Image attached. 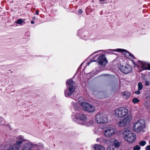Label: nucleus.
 <instances>
[{
  "label": "nucleus",
  "instance_id": "22",
  "mask_svg": "<svg viewBox=\"0 0 150 150\" xmlns=\"http://www.w3.org/2000/svg\"><path fill=\"white\" fill-rule=\"evenodd\" d=\"M139 145L141 146H144L146 144V142L144 140H142L139 142Z\"/></svg>",
  "mask_w": 150,
  "mask_h": 150
},
{
  "label": "nucleus",
  "instance_id": "13",
  "mask_svg": "<svg viewBox=\"0 0 150 150\" xmlns=\"http://www.w3.org/2000/svg\"><path fill=\"white\" fill-rule=\"evenodd\" d=\"M130 135L128 136L125 139L128 142L132 143L134 142L136 138V136L134 133L132 134H130Z\"/></svg>",
  "mask_w": 150,
  "mask_h": 150
},
{
  "label": "nucleus",
  "instance_id": "24",
  "mask_svg": "<svg viewBox=\"0 0 150 150\" xmlns=\"http://www.w3.org/2000/svg\"><path fill=\"white\" fill-rule=\"evenodd\" d=\"M141 147L139 145H137L133 147V150H140Z\"/></svg>",
  "mask_w": 150,
  "mask_h": 150
},
{
  "label": "nucleus",
  "instance_id": "2",
  "mask_svg": "<svg viewBox=\"0 0 150 150\" xmlns=\"http://www.w3.org/2000/svg\"><path fill=\"white\" fill-rule=\"evenodd\" d=\"M93 62H97L100 65H105L107 64L108 61L105 54H97L95 56L93 60H91L87 64V66Z\"/></svg>",
  "mask_w": 150,
  "mask_h": 150
},
{
  "label": "nucleus",
  "instance_id": "33",
  "mask_svg": "<svg viewBox=\"0 0 150 150\" xmlns=\"http://www.w3.org/2000/svg\"><path fill=\"white\" fill-rule=\"evenodd\" d=\"M4 120V119L2 117H0V122H1Z\"/></svg>",
  "mask_w": 150,
  "mask_h": 150
},
{
  "label": "nucleus",
  "instance_id": "3",
  "mask_svg": "<svg viewBox=\"0 0 150 150\" xmlns=\"http://www.w3.org/2000/svg\"><path fill=\"white\" fill-rule=\"evenodd\" d=\"M72 118L74 121L81 125L85 123L87 118L86 115L82 113H77L72 115Z\"/></svg>",
  "mask_w": 150,
  "mask_h": 150
},
{
  "label": "nucleus",
  "instance_id": "31",
  "mask_svg": "<svg viewBox=\"0 0 150 150\" xmlns=\"http://www.w3.org/2000/svg\"><path fill=\"white\" fill-rule=\"evenodd\" d=\"M82 13V11L81 9H79L78 12V13L79 14H81Z\"/></svg>",
  "mask_w": 150,
  "mask_h": 150
},
{
  "label": "nucleus",
  "instance_id": "1",
  "mask_svg": "<svg viewBox=\"0 0 150 150\" xmlns=\"http://www.w3.org/2000/svg\"><path fill=\"white\" fill-rule=\"evenodd\" d=\"M67 89L65 91V95L67 97L71 96L75 89V84L74 81L71 79L68 80L66 82Z\"/></svg>",
  "mask_w": 150,
  "mask_h": 150
},
{
  "label": "nucleus",
  "instance_id": "14",
  "mask_svg": "<svg viewBox=\"0 0 150 150\" xmlns=\"http://www.w3.org/2000/svg\"><path fill=\"white\" fill-rule=\"evenodd\" d=\"M93 150H105V148L102 146L98 144H95L92 146Z\"/></svg>",
  "mask_w": 150,
  "mask_h": 150
},
{
  "label": "nucleus",
  "instance_id": "36",
  "mask_svg": "<svg viewBox=\"0 0 150 150\" xmlns=\"http://www.w3.org/2000/svg\"><path fill=\"white\" fill-rule=\"evenodd\" d=\"M35 23V22L33 21H31V23L32 24H33Z\"/></svg>",
  "mask_w": 150,
  "mask_h": 150
},
{
  "label": "nucleus",
  "instance_id": "6",
  "mask_svg": "<svg viewBox=\"0 0 150 150\" xmlns=\"http://www.w3.org/2000/svg\"><path fill=\"white\" fill-rule=\"evenodd\" d=\"M96 121L99 124L104 123L108 121V117L107 115L103 113H99L95 116Z\"/></svg>",
  "mask_w": 150,
  "mask_h": 150
},
{
  "label": "nucleus",
  "instance_id": "21",
  "mask_svg": "<svg viewBox=\"0 0 150 150\" xmlns=\"http://www.w3.org/2000/svg\"><path fill=\"white\" fill-rule=\"evenodd\" d=\"M103 129L100 127L96 128L95 130V132L96 134H100V133L102 132Z\"/></svg>",
  "mask_w": 150,
  "mask_h": 150
},
{
  "label": "nucleus",
  "instance_id": "28",
  "mask_svg": "<svg viewBox=\"0 0 150 150\" xmlns=\"http://www.w3.org/2000/svg\"><path fill=\"white\" fill-rule=\"evenodd\" d=\"M146 150H150V145H148L146 146Z\"/></svg>",
  "mask_w": 150,
  "mask_h": 150
},
{
  "label": "nucleus",
  "instance_id": "8",
  "mask_svg": "<svg viewBox=\"0 0 150 150\" xmlns=\"http://www.w3.org/2000/svg\"><path fill=\"white\" fill-rule=\"evenodd\" d=\"M132 118V116L129 115L124 118L120 120L118 123V125L121 127H124L128 125Z\"/></svg>",
  "mask_w": 150,
  "mask_h": 150
},
{
  "label": "nucleus",
  "instance_id": "27",
  "mask_svg": "<svg viewBox=\"0 0 150 150\" xmlns=\"http://www.w3.org/2000/svg\"><path fill=\"white\" fill-rule=\"evenodd\" d=\"M112 50H108L107 51V52L109 54H112V52H113L112 51Z\"/></svg>",
  "mask_w": 150,
  "mask_h": 150
},
{
  "label": "nucleus",
  "instance_id": "29",
  "mask_svg": "<svg viewBox=\"0 0 150 150\" xmlns=\"http://www.w3.org/2000/svg\"><path fill=\"white\" fill-rule=\"evenodd\" d=\"M139 91L138 90L137 91H136L135 92V93L136 94H137L138 95H139V94H140V91Z\"/></svg>",
  "mask_w": 150,
  "mask_h": 150
},
{
  "label": "nucleus",
  "instance_id": "37",
  "mask_svg": "<svg viewBox=\"0 0 150 150\" xmlns=\"http://www.w3.org/2000/svg\"><path fill=\"white\" fill-rule=\"evenodd\" d=\"M104 0H99V1H104Z\"/></svg>",
  "mask_w": 150,
  "mask_h": 150
},
{
  "label": "nucleus",
  "instance_id": "18",
  "mask_svg": "<svg viewBox=\"0 0 150 150\" xmlns=\"http://www.w3.org/2000/svg\"><path fill=\"white\" fill-rule=\"evenodd\" d=\"M93 123V121L92 120L88 121V119L85 120V123L82 124L81 125H84L87 127H89L91 126Z\"/></svg>",
  "mask_w": 150,
  "mask_h": 150
},
{
  "label": "nucleus",
  "instance_id": "32",
  "mask_svg": "<svg viewBox=\"0 0 150 150\" xmlns=\"http://www.w3.org/2000/svg\"><path fill=\"white\" fill-rule=\"evenodd\" d=\"M39 11L38 10H37L36 11V13H35V14H37V15H39Z\"/></svg>",
  "mask_w": 150,
  "mask_h": 150
},
{
  "label": "nucleus",
  "instance_id": "5",
  "mask_svg": "<svg viewBox=\"0 0 150 150\" xmlns=\"http://www.w3.org/2000/svg\"><path fill=\"white\" fill-rule=\"evenodd\" d=\"M114 112V115L116 117L122 118L127 115L128 110L125 108L121 107L115 109Z\"/></svg>",
  "mask_w": 150,
  "mask_h": 150
},
{
  "label": "nucleus",
  "instance_id": "23",
  "mask_svg": "<svg viewBox=\"0 0 150 150\" xmlns=\"http://www.w3.org/2000/svg\"><path fill=\"white\" fill-rule=\"evenodd\" d=\"M138 90L139 91H140V90H141L143 88V85H142V83L141 82H139L138 83Z\"/></svg>",
  "mask_w": 150,
  "mask_h": 150
},
{
  "label": "nucleus",
  "instance_id": "11",
  "mask_svg": "<svg viewBox=\"0 0 150 150\" xmlns=\"http://www.w3.org/2000/svg\"><path fill=\"white\" fill-rule=\"evenodd\" d=\"M116 132V129L113 128H108L104 131L103 134L105 137L110 138Z\"/></svg>",
  "mask_w": 150,
  "mask_h": 150
},
{
  "label": "nucleus",
  "instance_id": "9",
  "mask_svg": "<svg viewBox=\"0 0 150 150\" xmlns=\"http://www.w3.org/2000/svg\"><path fill=\"white\" fill-rule=\"evenodd\" d=\"M112 51L121 52L125 57L131 60H132L135 59V57L133 55L128 52L126 50L122 49H117L112 50Z\"/></svg>",
  "mask_w": 150,
  "mask_h": 150
},
{
  "label": "nucleus",
  "instance_id": "20",
  "mask_svg": "<svg viewBox=\"0 0 150 150\" xmlns=\"http://www.w3.org/2000/svg\"><path fill=\"white\" fill-rule=\"evenodd\" d=\"M144 80L145 85L146 86H149L150 85V76L145 78Z\"/></svg>",
  "mask_w": 150,
  "mask_h": 150
},
{
  "label": "nucleus",
  "instance_id": "17",
  "mask_svg": "<svg viewBox=\"0 0 150 150\" xmlns=\"http://www.w3.org/2000/svg\"><path fill=\"white\" fill-rule=\"evenodd\" d=\"M144 96L146 99L150 98V89L147 90L145 91Z\"/></svg>",
  "mask_w": 150,
  "mask_h": 150
},
{
  "label": "nucleus",
  "instance_id": "38",
  "mask_svg": "<svg viewBox=\"0 0 150 150\" xmlns=\"http://www.w3.org/2000/svg\"><path fill=\"white\" fill-rule=\"evenodd\" d=\"M149 144H150V140L149 141Z\"/></svg>",
  "mask_w": 150,
  "mask_h": 150
},
{
  "label": "nucleus",
  "instance_id": "19",
  "mask_svg": "<svg viewBox=\"0 0 150 150\" xmlns=\"http://www.w3.org/2000/svg\"><path fill=\"white\" fill-rule=\"evenodd\" d=\"M122 96L124 98H129L131 95L130 92L125 91L123 92L122 93Z\"/></svg>",
  "mask_w": 150,
  "mask_h": 150
},
{
  "label": "nucleus",
  "instance_id": "35",
  "mask_svg": "<svg viewBox=\"0 0 150 150\" xmlns=\"http://www.w3.org/2000/svg\"><path fill=\"white\" fill-rule=\"evenodd\" d=\"M100 140V139L99 138H98L96 139V141L98 142H99Z\"/></svg>",
  "mask_w": 150,
  "mask_h": 150
},
{
  "label": "nucleus",
  "instance_id": "12",
  "mask_svg": "<svg viewBox=\"0 0 150 150\" xmlns=\"http://www.w3.org/2000/svg\"><path fill=\"white\" fill-rule=\"evenodd\" d=\"M138 67H142L143 69H150V64L139 60L137 63Z\"/></svg>",
  "mask_w": 150,
  "mask_h": 150
},
{
  "label": "nucleus",
  "instance_id": "7",
  "mask_svg": "<svg viewBox=\"0 0 150 150\" xmlns=\"http://www.w3.org/2000/svg\"><path fill=\"white\" fill-rule=\"evenodd\" d=\"M81 105L82 110L88 112H93L96 110L95 107L89 103L81 102Z\"/></svg>",
  "mask_w": 150,
  "mask_h": 150
},
{
  "label": "nucleus",
  "instance_id": "25",
  "mask_svg": "<svg viewBox=\"0 0 150 150\" xmlns=\"http://www.w3.org/2000/svg\"><path fill=\"white\" fill-rule=\"evenodd\" d=\"M23 21L22 19L20 18L18 19L16 22H15V23H17L18 24H21L22 23Z\"/></svg>",
  "mask_w": 150,
  "mask_h": 150
},
{
  "label": "nucleus",
  "instance_id": "15",
  "mask_svg": "<svg viewBox=\"0 0 150 150\" xmlns=\"http://www.w3.org/2000/svg\"><path fill=\"white\" fill-rule=\"evenodd\" d=\"M134 133L130 131L127 129H125L123 133V136L125 139L130 134H132Z\"/></svg>",
  "mask_w": 150,
  "mask_h": 150
},
{
  "label": "nucleus",
  "instance_id": "34",
  "mask_svg": "<svg viewBox=\"0 0 150 150\" xmlns=\"http://www.w3.org/2000/svg\"><path fill=\"white\" fill-rule=\"evenodd\" d=\"M148 102L149 103V105H147L146 104L145 105V106H146L147 107H148L150 106V102Z\"/></svg>",
  "mask_w": 150,
  "mask_h": 150
},
{
  "label": "nucleus",
  "instance_id": "30",
  "mask_svg": "<svg viewBox=\"0 0 150 150\" xmlns=\"http://www.w3.org/2000/svg\"><path fill=\"white\" fill-rule=\"evenodd\" d=\"M100 93H98V95H96L95 96L96 98H103V97H99V96H100Z\"/></svg>",
  "mask_w": 150,
  "mask_h": 150
},
{
  "label": "nucleus",
  "instance_id": "16",
  "mask_svg": "<svg viewBox=\"0 0 150 150\" xmlns=\"http://www.w3.org/2000/svg\"><path fill=\"white\" fill-rule=\"evenodd\" d=\"M73 99L75 100V101H73L72 103H71L73 104V105H74V108L75 110H77L79 109V103H76V97L75 98H73Z\"/></svg>",
  "mask_w": 150,
  "mask_h": 150
},
{
  "label": "nucleus",
  "instance_id": "10",
  "mask_svg": "<svg viewBox=\"0 0 150 150\" xmlns=\"http://www.w3.org/2000/svg\"><path fill=\"white\" fill-rule=\"evenodd\" d=\"M119 68L121 71L125 74L130 73L132 71V68L128 64H126L125 66L120 65Z\"/></svg>",
  "mask_w": 150,
  "mask_h": 150
},
{
  "label": "nucleus",
  "instance_id": "4",
  "mask_svg": "<svg viewBox=\"0 0 150 150\" xmlns=\"http://www.w3.org/2000/svg\"><path fill=\"white\" fill-rule=\"evenodd\" d=\"M145 124V121L143 119H140L134 123L133 130L136 132H139L144 127Z\"/></svg>",
  "mask_w": 150,
  "mask_h": 150
},
{
  "label": "nucleus",
  "instance_id": "26",
  "mask_svg": "<svg viewBox=\"0 0 150 150\" xmlns=\"http://www.w3.org/2000/svg\"><path fill=\"white\" fill-rule=\"evenodd\" d=\"M139 100L137 98H135L132 100V102L134 103H137L139 101Z\"/></svg>",
  "mask_w": 150,
  "mask_h": 150
},
{
  "label": "nucleus",
  "instance_id": "39",
  "mask_svg": "<svg viewBox=\"0 0 150 150\" xmlns=\"http://www.w3.org/2000/svg\"><path fill=\"white\" fill-rule=\"evenodd\" d=\"M98 52V51H96V52H95V53H96V52Z\"/></svg>",
  "mask_w": 150,
  "mask_h": 150
}]
</instances>
